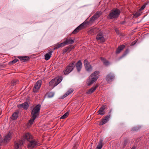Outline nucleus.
I'll use <instances>...</instances> for the list:
<instances>
[{"label": "nucleus", "instance_id": "45", "mask_svg": "<svg viewBox=\"0 0 149 149\" xmlns=\"http://www.w3.org/2000/svg\"><path fill=\"white\" fill-rule=\"evenodd\" d=\"M70 48L71 49V50L72 49H74V46H73L72 47L71 46H70Z\"/></svg>", "mask_w": 149, "mask_h": 149}, {"label": "nucleus", "instance_id": "24", "mask_svg": "<svg viewBox=\"0 0 149 149\" xmlns=\"http://www.w3.org/2000/svg\"><path fill=\"white\" fill-rule=\"evenodd\" d=\"M125 47V46L124 45H120V46H118L116 51V54L119 53Z\"/></svg>", "mask_w": 149, "mask_h": 149}, {"label": "nucleus", "instance_id": "28", "mask_svg": "<svg viewBox=\"0 0 149 149\" xmlns=\"http://www.w3.org/2000/svg\"><path fill=\"white\" fill-rule=\"evenodd\" d=\"M57 84L55 79H52L49 83V85L51 86H52L54 88L56 86V84Z\"/></svg>", "mask_w": 149, "mask_h": 149}, {"label": "nucleus", "instance_id": "3", "mask_svg": "<svg viewBox=\"0 0 149 149\" xmlns=\"http://www.w3.org/2000/svg\"><path fill=\"white\" fill-rule=\"evenodd\" d=\"M100 74L99 71H95L93 72L88 77L86 81V84L90 86L96 81L99 77Z\"/></svg>", "mask_w": 149, "mask_h": 149}, {"label": "nucleus", "instance_id": "5", "mask_svg": "<svg viewBox=\"0 0 149 149\" xmlns=\"http://www.w3.org/2000/svg\"><path fill=\"white\" fill-rule=\"evenodd\" d=\"M75 61H73L69 63L66 67L63 73L65 75L68 74L72 71L75 67Z\"/></svg>", "mask_w": 149, "mask_h": 149}, {"label": "nucleus", "instance_id": "25", "mask_svg": "<svg viewBox=\"0 0 149 149\" xmlns=\"http://www.w3.org/2000/svg\"><path fill=\"white\" fill-rule=\"evenodd\" d=\"M71 51V49L70 48V46H68L65 47L63 50V54H64L67 52L69 53Z\"/></svg>", "mask_w": 149, "mask_h": 149}, {"label": "nucleus", "instance_id": "17", "mask_svg": "<svg viewBox=\"0 0 149 149\" xmlns=\"http://www.w3.org/2000/svg\"><path fill=\"white\" fill-rule=\"evenodd\" d=\"M98 87V85L97 84L95 86H93L90 89L88 90L86 93V94H91L92 93L94 92L96 88Z\"/></svg>", "mask_w": 149, "mask_h": 149}, {"label": "nucleus", "instance_id": "32", "mask_svg": "<svg viewBox=\"0 0 149 149\" xmlns=\"http://www.w3.org/2000/svg\"><path fill=\"white\" fill-rule=\"evenodd\" d=\"M48 97L51 98L53 97L54 95V93L53 92H50L47 93Z\"/></svg>", "mask_w": 149, "mask_h": 149}, {"label": "nucleus", "instance_id": "26", "mask_svg": "<svg viewBox=\"0 0 149 149\" xmlns=\"http://www.w3.org/2000/svg\"><path fill=\"white\" fill-rule=\"evenodd\" d=\"M64 46V45H63V42L61 43L60 44L57 43L54 46L53 49H56L60 47H63Z\"/></svg>", "mask_w": 149, "mask_h": 149}, {"label": "nucleus", "instance_id": "40", "mask_svg": "<svg viewBox=\"0 0 149 149\" xmlns=\"http://www.w3.org/2000/svg\"><path fill=\"white\" fill-rule=\"evenodd\" d=\"M114 30L116 33L118 34H119V31L118 28H115Z\"/></svg>", "mask_w": 149, "mask_h": 149}, {"label": "nucleus", "instance_id": "29", "mask_svg": "<svg viewBox=\"0 0 149 149\" xmlns=\"http://www.w3.org/2000/svg\"><path fill=\"white\" fill-rule=\"evenodd\" d=\"M57 84H56V85H57L58 84H59L62 80L63 77L62 76H60L59 77L56 78H54Z\"/></svg>", "mask_w": 149, "mask_h": 149}, {"label": "nucleus", "instance_id": "44", "mask_svg": "<svg viewBox=\"0 0 149 149\" xmlns=\"http://www.w3.org/2000/svg\"><path fill=\"white\" fill-rule=\"evenodd\" d=\"M136 43V42H135V41H134L132 43V45H134V44H135Z\"/></svg>", "mask_w": 149, "mask_h": 149}, {"label": "nucleus", "instance_id": "48", "mask_svg": "<svg viewBox=\"0 0 149 149\" xmlns=\"http://www.w3.org/2000/svg\"><path fill=\"white\" fill-rule=\"evenodd\" d=\"M125 23V21H123L121 22V24H124Z\"/></svg>", "mask_w": 149, "mask_h": 149}, {"label": "nucleus", "instance_id": "47", "mask_svg": "<svg viewBox=\"0 0 149 149\" xmlns=\"http://www.w3.org/2000/svg\"><path fill=\"white\" fill-rule=\"evenodd\" d=\"M73 91V90H69L67 92H69V93H72Z\"/></svg>", "mask_w": 149, "mask_h": 149}, {"label": "nucleus", "instance_id": "14", "mask_svg": "<svg viewBox=\"0 0 149 149\" xmlns=\"http://www.w3.org/2000/svg\"><path fill=\"white\" fill-rule=\"evenodd\" d=\"M12 136V133L10 132H8L6 135L3 140V142L4 143H6L8 141H9L11 139Z\"/></svg>", "mask_w": 149, "mask_h": 149}, {"label": "nucleus", "instance_id": "9", "mask_svg": "<svg viewBox=\"0 0 149 149\" xmlns=\"http://www.w3.org/2000/svg\"><path fill=\"white\" fill-rule=\"evenodd\" d=\"M42 81L40 80L38 81L34 86L33 92L37 93L41 85Z\"/></svg>", "mask_w": 149, "mask_h": 149}, {"label": "nucleus", "instance_id": "34", "mask_svg": "<svg viewBox=\"0 0 149 149\" xmlns=\"http://www.w3.org/2000/svg\"><path fill=\"white\" fill-rule=\"evenodd\" d=\"M18 82L17 80L14 79L12 80L11 82V85L14 86L16 84L17 82Z\"/></svg>", "mask_w": 149, "mask_h": 149}, {"label": "nucleus", "instance_id": "2", "mask_svg": "<svg viewBox=\"0 0 149 149\" xmlns=\"http://www.w3.org/2000/svg\"><path fill=\"white\" fill-rule=\"evenodd\" d=\"M40 108V104H38L36 105L32 110L31 112L32 117L29 121V123L30 125L33 124L34 120L39 115Z\"/></svg>", "mask_w": 149, "mask_h": 149}, {"label": "nucleus", "instance_id": "46", "mask_svg": "<svg viewBox=\"0 0 149 149\" xmlns=\"http://www.w3.org/2000/svg\"><path fill=\"white\" fill-rule=\"evenodd\" d=\"M136 147L135 146H133L131 149H136Z\"/></svg>", "mask_w": 149, "mask_h": 149}, {"label": "nucleus", "instance_id": "42", "mask_svg": "<svg viewBox=\"0 0 149 149\" xmlns=\"http://www.w3.org/2000/svg\"><path fill=\"white\" fill-rule=\"evenodd\" d=\"M3 142L2 138L1 135L0 134V143H1Z\"/></svg>", "mask_w": 149, "mask_h": 149}, {"label": "nucleus", "instance_id": "6", "mask_svg": "<svg viewBox=\"0 0 149 149\" xmlns=\"http://www.w3.org/2000/svg\"><path fill=\"white\" fill-rule=\"evenodd\" d=\"M84 64L86 71L88 72H91L92 71L93 66L90 64V63L87 59H86L84 60Z\"/></svg>", "mask_w": 149, "mask_h": 149}, {"label": "nucleus", "instance_id": "10", "mask_svg": "<svg viewBox=\"0 0 149 149\" xmlns=\"http://www.w3.org/2000/svg\"><path fill=\"white\" fill-rule=\"evenodd\" d=\"M96 39L97 40H100V42H104L105 41V39L102 33L100 32L98 33L96 37Z\"/></svg>", "mask_w": 149, "mask_h": 149}, {"label": "nucleus", "instance_id": "7", "mask_svg": "<svg viewBox=\"0 0 149 149\" xmlns=\"http://www.w3.org/2000/svg\"><path fill=\"white\" fill-rule=\"evenodd\" d=\"M115 78V75L112 72L108 74L106 76L105 79L107 82L110 83L113 81Z\"/></svg>", "mask_w": 149, "mask_h": 149}, {"label": "nucleus", "instance_id": "1", "mask_svg": "<svg viewBox=\"0 0 149 149\" xmlns=\"http://www.w3.org/2000/svg\"><path fill=\"white\" fill-rule=\"evenodd\" d=\"M24 138L29 142L28 145V147L29 148H35L39 145V143L35 139H33L32 136L29 133L25 134Z\"/></svg>", "mask_w": 149, "mask_h": 149}, {"label": "nucleus", "instance_id": "37", "mask_svg": "<svg viewBox=\"0 0 149 149\" xmlns=\"http://www.w3.org/2000/svg\"><path fill=\"white\" fill-rule=\"evenodd\" d=\"M147 5V3H145L139 9V11H141L143 10L146 7V5Z\"/></svg>", "mask_w": 149, "mask_h": 149}, {"label": "nucleus", "instance_id": "18", "mask_svg": "<svg viewBox=\"0 0 149 149\" xmlns=\"http://www.w3.org/2000/svg\"><path fill=\"white\" fill-rule=\"evenodd\" d=\"M63 42L64 46H65L66 45L72 44L74 42V40L71 39V38H67L66 40Z\"/></svg>", "mask_w": 149, "mask_h": 149}, {"label": "nucleus", "instance_id": "12", "mask_svg": "<svg viewBox=\"0 0 149 149\" xmlns=\"http://www.w3.org/2000/svg\"><path fill=\"white\" fill-rule=\"evenodd\" d=\"M75 67H76L78 72H79L82 68V63L81 60H79L77 63L75 61Z\"/></svg>", "mask_w": 149, "mask_h": 149}, {"label": "nucleus", "instance_id": "31", "mask_svg": "<svg viewBox=\"0 0 149 149\" xmlns=\"http://www.w3.org/2000/svg\"><path fill=\"white\" fill-rule=\"evenodd\" d=\"M70 113V111H68L66 113H65L61 118L60 119H65L68 116Z\"/></svg>", "mask_w": 149, "mask_h": 149}, {"label": "nucleus", "instance_id": "39", "mask_svg": "<svg viewBox=\"0 0 149 149\" xmlns=\"http://www.w3.org/2000/svg\"><path fill=\"white\" fill-rule=\"evenodd\" d=\"M71 94V93H69V92H67L61 98L63 99L66 97L67 96L69 95L70 94Z\"/></svg>", "mask_w": 149, "mask_h": 149}, {"label": "nucleus", "instance_id": "15", "mask_svg": "<svg viewBox=\"0 0 149 149\" xmlns=\"http://www.w3.org/2000/svg\"><path fill=\"white\" fill-rule=\"evenodd\" d=\"M17 107L18 108H23L25 110H26L29 108V105L28 102H26L21 104L17 105Z\"/></svg>", "mask_w": 149, "mask_h": 149}, {"label": "nucleus", "instance_id": "4", "mask_svg": "<svg viewBox=\"0 0 149 149\" xmlns=\"http://www.w3.org/2000/svg\"><path fill=\"white\" fill-rule=\"evenodd\" d=\"M120 11L117 8H114L110 11L109 14L107 15L108 19H116L118 18L120 15Z\"/></svg>", "mask_w": 149, "mask_h": 149}, {"label": "nucleus", "instance_id": "16", "mask_svg": "<svg viewBox=\"0 0 149 149\" xmlns=\"http://www.w3.org/2000/svg\"><path fill=\"white\" fill-rule=\"evenodd\" d=\"M18 58L22 62H27L29 61L30 59V57L28 56H18Z\"/></svg>", "mask_w": 149, "mask_h": 149}, {"label": "nucleus", "instance_id": "22", "mask_svg": "<svg viewBox=\"0 0 149 149\" xmlns=\"http://www.w3.org/2000/svg\"><path fill=\"white\" fill-rule=\"evenodd\" d=\"M96 19L93 16L90 19V20L89 21H85L83 23H84V25H88L89 24H91L93 23V22H94Z\"/></svg>", "mask_w": 149, "mask_h": 149}, {"label": "nucleus", "instance_id": "21", "mask_svg": "<svg viewBox=\"0 0 149 149\" xmlns=\"http://www.w3.org/2000/svg\"><path fill=\"white\" fill-rule=\"evenodd\" d=\"M100 59L101 61L103 62L105 66H108L110 64V62L104 58L101 57H100Z\"/></svg>", "mask_w": 149, "mask_h": 149}, {"label": "nucleus", "instance_id": "13", "mask_svg": "<svg viewBox=\"0 0 149 149\" xmlns=\"http://www.w3.org/2000/svg\"><path fill=\"white\" fill-rule=\"evenodd\" d=\"M24 142L23 140H19L17 142H15V149H20Z\"/></svg>", "mask_w": 149, "mask_h": 149}, {"label": "nucleus", "instance_id": "19", "mask_svg": "<svg viewBox=\"0 0 149 149\" xmlns=\"http://www.w3.org/2000/svg\"><path fill=\"white\" fill-rule=\"evenodd\" d=\"M106 107L105 106H103L100 107L99 110L98 111V115H104L105 114L104 110L105 109Z\"/></svg>", "mask_w": 149, "mask_h": 149}, {"label": "nucleus", "instance_id": "35", "mask_svg": "<svg viewBox=\"0 0 149 149\" xmlns=\"http://www.w3.org/2000/svg\"><path fill=\"white\" fill-rule=\"evenodd\" d=\"M141 15V13L139 11H138L134 14V16L136 17H138L140 16Z\"/></svg>", "mask_w": 149, "mask_h": 149}, {"label": "nucleus", "instance_id": "23", "mask_svg": "<svg viewBox=\"0 0 149 149\" xmlns=\"http://www.w3.org/2000/svg\"><path fill=\"white\" fill-rule=\"evenodd\" d=\"M52 52L53 51H50L48 52V53L46 54L45 55V58L46 60L47 61L50 59L51 56Z\"/></svg>", "mask_w": 149, "mask_h": 149}, {"label": "nucleus", "instance_id": "36", "mask_svg": "<svg viewBox=\"0 0 149 149\" xmlns=\"http://www.w3.org/2000/svg\"><path fill=\"white\" fill-rule=\"evenodd\" d=\"M140 129V127L139 126H136L133 127L132 128V130L133 131L138 130Z\"/></svg>", "mask_w": 149, "mask_h": 149}, {"label": "nucleus", "instance_id": "33", "mask_svg": "<svg viewBox=\"0 0 149 149\" xmlns=\"http://www.w3.org/2000/svg\"><path fill=\"white\" fill-rule=\"evenodd\" d=\"M18 61H19V60L18 59L15 58L12 61H10L9 63V64L10 65L13 64L17 62Z\"/></svg>", "mask_w": 149, "mask_h": 149}, {"label": "nucleus", "instance_id": "30", "mask_svg": "<svg viewBox=\"0 0 149 149\" xmlns=\"http://www.w3.org/2000/svg\"><path fill=\"white\" fill-rule=\"evenodd\" d=\"M101 14L102 13L101 12H97L93 16L96 19L99 17Z\"/></svg>", "mask_w": 149, "mask_h": 149}, {"label": "nucleus", "instance_id": "27", "mask_svg": "<svg viewBox=\"0 0 149 149\" xmlns=\"http://www.w3.org/2000/svg\"><path fill=\"white\" fill-rule=\"evenodd\" d=\"M103 142V139H100L99 143L98 144L97 146L96 147V149H101L103 146L102 144Z\"/></svg>", "mask_w": 149, "mask_h": 149}, {"label": "nucleus", "instance_id": "41", "mask_svg": "<svg viewBox=\"0 0 149 149\" xmlns=\"http://www.w3.org/2000/svg\"><path fill=\"white\" fill-rule=\"evenodd\" d=\"M128 52H129L128 49H126L124 52L125 55L126 54H127Z\"/></svg>", "mask_w": 149, "mask_h": 149}, {"label": "nucleus", "instance_id": "20", "mask_svg": "<svg viewBox=\"0 0 149 149\" xmlns=\"http://www.w3.org/2000/svg\"><path fill=\"white\" fill-rule=\"evenodd\" d=\"M19 114V111H17L14 112L11 116V119L13 120H16L18 117Z\"/></svg>", "mask_w": 149, "mask_h": 149}, {"label": "nucleus", "instance_id": "8", "mask_svg": "<svg viewBox=\"0 0 149 149\" xmlns=\"http://www.w3.org/2000/svg\"><path fill=\"white\" fill-rule=\"evenodd\" d=\"M111 110H110L108 113V114L104 118L102 119L101 121L99 123V125H104L109 121L111 116Z\"/></svg>", "mask_w": 149, "mask_h": 149}, {"label": "nucleus", "instance_id": "11", "mask_svg": "<svg viewBox=\"0 0 149 149\" xmlns=\"http://www.w3.org/2000/svg\"><path fill=\"white\" fill-rule=\"evenodd\" d=\"M85 23H83L80 24L73 31L72 33L73 34H76L80 30L83 29L84 28Z\"/></svg>", "mask_w": 149, "mask_h": 149}, {"label": "nucleus", "instance_id": "38", "mask_svg": "<svg viewBox=\"0 0 149 149\" xmlns=\"http://www.w3.org/2000/svg\"><path fill=\"white\" fill-rule=\"evenodd\" d=\"M78 146V142L77 141L74 145L73 147V149H76Z\"/></svg>", "mask_w": 149, "mask_h": 149}, {"label": "nucleus", "instance_id": "43", "mask_svg": "<svg viewBox=\"0 0 149 149\" xmlns=\"http://www.w3.org/2000/svg\"><path fill=\"white\" fill-rule=\"evenodd\" d=\"M127 141H126V140L124 141V145L125 146L127 144Z\"/></svg>", "mask_w": 149, "mask_h": 149}]
</instances>
